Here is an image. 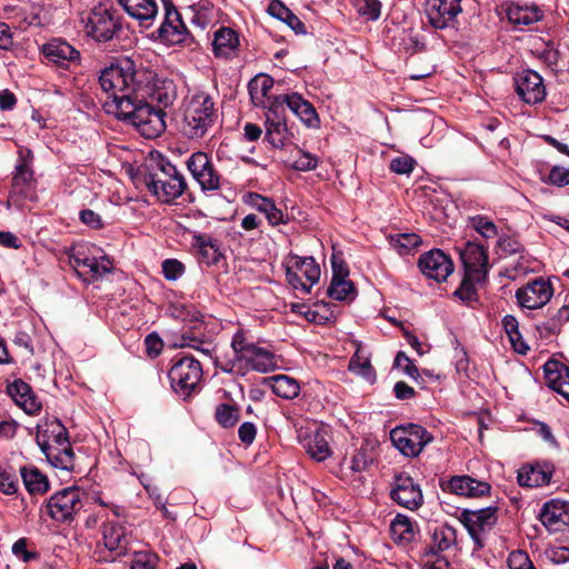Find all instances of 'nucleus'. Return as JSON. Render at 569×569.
<instances>
[{"label": "nucleus", "instance_id": "nucleus-1", "mask_svg": "<svg viewBox=\"0 0 569 569\" xmlns=\"http://www.w3.org/2000/svg\"><path fill=\"white\" fill-rule=\"evenodd\" d=\"M99 82L108 94L103 103L107 113L134 127L147 139H154L164 131L163 108L177 99L171 79L159 77L154 70L138 67L126 58L103 69Z\"/></svg>", "mask_w": 569, "mask_h": 569}, {"label": "nucleus", "instance_id": "nucleus-2", "mask_svg": "<svg viewBox=\"0 0 569 569\" xmlns=\"http://www.w3.org/2000/svg\"><path fill=\"white\" fill-rule=\"evenodd\" d=\"M36 441L53 467L73 469L74 453L68 439V431L58 419H48L37 425Z\"/></svg>", "mask_w": 569, "mask_h": 569}, {"label": "nucleus", "instance_id": "nucleus-3", "mask_svg": "<svg viewBox=\"0 0 569 569\" xmlns=\"http://www.w3.org/2000/svg\"><path fill=\"white\" fill-rule=\"evenodd\" d=\"M218 110L212 97L200 91L192 94L184 104L181 132L190 140L203 138L216 124Z\"/></svg>", "mask_w": 569, "mask_h": 569}, {"label": "nucleus", "instance_id": "nucleus-4", "mask_svg": "<svg viewBox=\"0 0 569 569\" xmlns=\"http://www.w3.org/2000/svg\"><path fill=\"white\" fill-rule=\"evenodd\" d=\"M231 347L234 357L230 370L270 372L278 368L274 355L249 341L241 331L232 337Z\"/></svg>", "mask_w": 569, "mask_h": 569}, {"label": "nucleus", "instance_id": "nucleus-5", "mask_svg": "<svg viewBox=\"0 0 569 569\" xmlns=\"http://www.w3.org/2000/svg\"><path fill=\"white\" fill-rule=\"evenodd\" d=\"M147 190L162 203H171L182 196L187 188L183 174L170 162H161L143 177Z\"/></svg>", "mask_w": 569, "mask_h": 569}, {"label": "nucleus", "instance_id": "nucleus-6", "mask_svg": "<svg viewBox=\"0 0 569 569\" xmlns=\"http://www.w3.org/2000/svg\"><path fill=\"white\" fill-rule=\"evenodd\" d=\"M99 249L89 244H76L68 251L70 266L84 281L101 279L112 270V261Z\"/></svg>", "mask_w": 569, "mask_h": 569}, {"label": "nucleus", "instance_id": "nucleus-7", "mask_svg": "<svg viewBox=\"0 0 569 569\" xmlns=\"http://www.w3.org/2000/svg\"><path fill=\"white\" fill-rule=\"evenodd\" d=\"M287 281L293 290L310 293L311 288L319 281L321 270L313 257H301L289 253L282 262Z\"/></svg>", "mask_w": 569, "mask_h": 569}, {"label": "nucleus", "instance_id": "nucleus-8", "mask_svg": "<svg viewBox=\"0 0 569 569\" xmlns=\"http://www.w3.org/2000/svg\"><path fill=\"white\" fill-rule=\"evenodd\" d=\"M172 390L188 398L199 387L202 378V368L198 360L192 357H181L174 360L168 372Z\"/></svg>", "mask_w": 569, "mask_h": 569}, {"label": "nucleus", "instance_id": "nucleus-9", "mask_svg": "<svg viewBox=\"0 0 569 569\" xmlns=\"http://www.w3.org/2000/svg\"><path fill=\"white\" fill-rule=\"evenodd\" d=\"M393 446L406 457H417L433 437L422 426L410 423L390 431Z\"/></svg>", "mask_w": 569, "mask_h": 569}, {"label": "nucleus", "instance_id": "nucleus-10", "mask_svg": "<svg viewBox=\"0 0 569 569\" xmlns=\"http://www.w3.org/2000/svg\"><path fill=\"white\" fill-rule=\"evenodd\" d=\"M82 493L77 487L64 488L52 495L47 505V513L56 521L66 522L83 507Z\"/></svg>", "mask_w": 569, "mask_h": 569}, {"label": "nucleus", "instance_id": "nucleus-11", "mask_svg": "<svg viewBox=\"0 0 569 569\" xmlns=\"http://www.w3.org/2000/svg\"><path fill=\"white\" fill-rule=\"evenodd\" d=\"M459 519L473 540L476 548L480 549L483 547L485 536L495 527L498 520L497 508L465 509Z\"/></svg>", "mask_w": 569, "mask_h": 569}, {"label": "nucleus", "instance_id": "nucleus-12", "mask_svg": "<svg viewBox=\"0 0 569 569\" xmlns=\"http://www.w3.org/2000/svg\"><path fill=\"white\" fill-rule=\"evenodd\" d=\"M553 291L550 279L538 277L518 288L515 297L521 309L537 310L543 308L551 300Z\"/></svg>", "mask_w": 569, "mask_h": 569}, {"label": "nucleus", "instance_id": "nucleus-13", "mask_svg": "<svg viewBox=\"0 0 569 569\" xmlns=\"http://www.w3.org/2000/svg\"><path fill=\"white\" fill-rule=\"evenodd\" d=\"M83 22L87 34L100 42L111 40L121 29L114 12L103 7L94 8Z\"/></svg>", "mask_w": 569, "mask_h": 569}, {"label": "nucleus", "instance_id": "nucleus-14", "mask_svg": "<svg viewBox=\"0 0 569 569\" xmlns=\"http://www.w3.org/2000/svg\"><path fill=\"white\" fill-rule=\"evenodd\" d=\"M264 129L266 140L277 149L287 146L292 138V132L286 121L284 108L274 99L267 107Z\"/></svg>", "mask_w": 569, "mask_h": 569}, {"label": "nucleus", "instance_id": "nucleus-15", "mask_svg": "<svg viewBox=\"0 0 569 569\" xmlns=\"http://www.w3.org/2000/svg\"><path fill=\"white\" fill-rule=\"evenodd\" d=\"M187 167L203 191H216L220 188V176L206 152L192 153L187 160Z\"/></svg>", "mask_w": 569, "mask_h": 569}, {"label": "nucleus", "instance_id": "nucleus-16", "mask_svg": "<svg viewBox=\"0 0 569 569\" xmlns=\"http://www.w3.org/2000/svg\"><path fill=\"white\" fill-rule=\"evenodd\" d=\"M461 11V0H425V13L435 29L450 27Z\"/></svg>", "mask_w": 569, "mask_h": 569}, {"label": "nucleus", "instance_id": "nucleus-17", "mask_svg": "<svg viewBox=\"0 0 569 569\" xmlns=\"http://www.w3.org/2000/svg\"><path fill=\"white\" fill-rule=\"evenodd\" d=\"M465 267V273L471 279L486 280L488 273V257L479 243L468 241L459 249Z\"/></svg>", "mask_w": 569, "mask_h": 569}, {"label": "nucleus", "instance_id": "nucleus-18", "mask_svg": "<svg viewBox=\"0 0 569 569\" xmlns=\"http://www.w3.org/2000/svg\"><path fill=\"white\" fill-rule=\"evenodd\" d=\"M516 92L519 98L528 103L536 104L546 97V88L541 76L533 70H522L515 77Z\"/></svg>", "mask_w": 569, "mask_h": 569}, {"label": "nucleus", "instance_id": "nucleus-19", "mask_svg": "<svg viewBox=\"0 0 569 569\" xmlns=\"http://www.w3.org/2000/svg\"><path fill=\"white\" fill-rule=\"evenodd\" d=\"M164 19L157 29L158 39L168 44H177L183 41L187 28L180 13L170 0H162Z\"/></svg>", "mask_w": 569, "mask_h": 569}, {"label": "nucleus", "instance_id": "nucleus-20", "mask_svg": "<svg viewBox=\"0 0 569 569\" xmlns=\"http://www.w3.org/2000/svg\"><path fill=\"white\" fill-rule=\"evenodd\" d=\"M391 498L400 506L416 510L423 502L420 486L408 475L400 473L395 478Z\"/></svg>", "mask_w": 569, "mask_h": 569}, {"label": "nucleus", "instance_id": "nucleus-21", "mask_svg": "<svg viewBox=\"0 0 569 569\" xmlns=\"http://www.w3.org/2000/svg\"><path fill=\"white\" fill-rule=\"evenodd\" d=\"M421 272L429 279L442 282L453 271V262L450 257L439 249L423 253L419 259Z\"/></svg>", "mask_w": 569, "mask_h": 569}, {"label": "nucleus", "instance_id": "nucleus-22", "mask_svg": "<svg viewBox=\"0 0 569 569\" xmlns=\"http://www.w3.org/2000/svg\"><path fill=\"white\" fill-rule=\"evenodd\" d=\"M33 154L30 149L20 148L18 151V160L12 177L11 193L27 197L33 183L32 169Z\"/></svg>", "mask_w": 569, "mask_h": 569}, {"label": "nucleus", "instance_id": "nucleus-23", "mask_svg": "<svg viewBox=\"0 0 569 569\" xmlns=\"http://www.w3.org/2000/svg\"><path fill=\"white\" fill-rule=\"evenodd\" d=\"M282 108L288 109L298 117L308 128H318L320 119L315 107L306 100L301 94L291 92L277 96L273 98Z\"/></svg>", "mask_w": 569, "mask_h": 569}, {"label": "nucleus", "instance_id": "nucleus-24", "mask_svg": "<svg viewBox=\"0 0 569 569\" xmlns=\"http://www.w3.org/2000/svg\"><path fill=\"white\" fill-rule=\"evenodd\" d=\"M540 521L549 531H563L569 528V501L552 499L540 510Z\"/></svg>", "mask_w": 569, "mask_h": 569}, {"label": "nucleus", "instance_id": "nucleus-25", "mask_svg": "<svg viewBox=\"0 0 569 569\" xmlns=\"http://www.w3.org/2000/svg\"><path fill=\"white\" fill-rule=\"evenodd\" d=\"M42 52L50 63L62 69H70L80 62L79 51L63 40H52L46 43Z\"/></svg>", "mask_w": 569, "mask_h": 569}, {"label": "nucleus", "instance_id": "nucleus-26", "mask_svg": "<svg viewBox=\"0 0 569 569\" xmlns=\"http://www.w3.org/2000/svg\"><path fill=\"white\" fill-rule=\"evenodd\" d=\"M118 2L139 27L149 29L154 24L159 13L157 0H118Z\"/></svg>", "mask_w": 569, "mask_h": 569}, {"label": "nucleus", "instance_id": "nucleus-27", "mask_svg": "<svg viewBox=\"0 0 569 569\" xmlns=\"http://www.w3.org/2000/svg\"><path fill=\"white\" fill-rule=\"evenodd\" d=\"M442 489L468 498H478L490 492V485L486 481L477 480L470 476H453L447 482L442 483Z\"/></svg>", "mask_w": 569, "mask_h": 569}, {"label": "nucleus", "instance_id": "nucleus-28", "mask_svg": "<svg viewBox=\"0 0 569 569\" xmlns=\"http://www.w3.org/2000/svg\"><path fill=\"white\" fill-rule=\"evenodd\" d=\"M552 471V466L547 462L526 465L519 469L517 480L521 487H541L550 482Z\"/></svg>", "mask_w": 569, "mask_h": 569}, {"label": "nucleus", "instance_id": "nucleus-29", "mask_svg": "<svg viewBox=\"0 0 569 569\" xmlns=\"http://www.w3.org/2000/svg\"><path fill=\"white\" fill-rule=\"evenodd\" d=\"M7 392L28 415H36L40 411L41 403L32 392L31 387L21 379H17L8 385Z\"/></svg>", "mask_w": 569, "mask_h": 569}, {"label": "nucleus", "instance_id": "nucleus-30", "mask_svg": "<svg viewBox=\"0 0 569 569\" xmlns=\"http://www.w3.org/2000/svg\"><path fill=\"white\" fill-rule=\"evenodd\" d=\"M547 385L569 402V369L557 360L543 366Z\"/></svg>", "mask_w": 569, "mask_h": 569}, {"label": "nucleus", "instance_id": "nucleus-31", "mask_svg": "<svg viewBox=\"0 0 569 569\" xmlns=\"http://www.w3.org/2000/svg\"><path fill=\"white\" fill-rule=\"evenodd\" d=\"M301 445L308 455L318 462L327 460L332 455L328 441V433L325 429L307 432L301 438Z\"/></svg>", "mask_w": 569, "mask_h": 569}, {"label": "nucleus", "instance_id": "nucleus-32", "mask_svg": "<svg viewBox=\"0 0 569 569\" xmlns=\"http://www.w3.org/2000/svg\"><path fill=\"white\" fill-rule=\"evenodd\" d=\"M191 246L197 250L200 261L207 266L218 263L222 256L219 241L209 234L193 231Z\"/></svg>", "mask_w": 569, "mask_h": 569}, {"label": "nucleus", "instance_id": "nucleus-33", "mask_svg": "<svg viewBox=\"0 0 569 569\" xmlns=\"http://www.w3.org/2000/svg\"><path fill=\"white\" fill-rule=\"evenodd\" d=\"M244 203L263 213L271 226H278L287 222L282 210L277 208L273 200L256 192H249L244 197Z\"/></svg>", "mask_w": 569, "mask_h": 569}, {"label": "nucleus", "instance_id": "nucleus-34", "mask_svg": "<svg viewBox=\"0 0 569 569\" xmlns=\"http://www.w3.org/2000/svg\"><path fill=\"white\" fill-rule=\"evenodd\" d=\"M508 20L515 26H530L542 18L541 10L535 4L511 3L507 10Z\"/></svg>", "mask_w": 569, "mask_h": 569}, {"label": "nucleus", "instance_id": "nucleus-35", "mask_svg": "<svg viewBox=\"0 0 569 569\" xmlns=\"http://www.w3.org/2000/svg\"><path fill=\"white\" fill-rule=\"evenodd\" d=\"M349 370L369 382L376 380V371L371 366L370 356L361 343L357 342V349L349 361Z\"/></svg>", "mask_w": 569, "mask_h": 569}, {"label": "nucleus", "instance_id": "nucleus-36", "mask_svg": "<svg viewBox=\"0 0 569 569\" xmlns=\"http://www.w3.org/2000/svg\"><path fill=\"white\" fill-rule=\"evenodd\" d=\"M273 87V79L268 74H258L248 84L249 94L256 107H266L268 94Z\"/></svg>", "mask_w": 569, "mask_h": 569}, {"label": "nucleus", "instance_id": "nucleus-37", "mask_svg": "<svg viewBox=\"0 0 569 569\" xmlns=\"http://www.w3.org/2000/svg\"><path fill=\"white\" fill-rule=\"evenodd\" d=\"M238 36L230 28H220L213 38V51L216 56L228 57L238 46Z\"/></svg>", "mask_w": 569, "mask_h": 569}, {"label": "nucleus", "instance_id": "nucleus-38", "mask_svg": "<svg viewBox=\"0 0 569 569\" xmlns=\"http://www.w3.org/2000/svg\"><path fill=\"white\" fill-rule=\"evenodd\" d=\"M20 475L26 489L31 493H44L49 488L47 477L36 467H22Z\"/></svg>", "mask_w": 569, "mask_h": 569}, {"label": "nucleus", "instance_id": "nucleus-39", "mask_svg": "<svg viewBox=\"0 0 569 569\" xmlns=\"http://www.w3.org/2000/svg\"><path fill=\"white\" fill-rule=\"evenodd\" d=\"M103 541L104 546L111 550H119L120 552L126 549L127 537L124 528L114 522L106 523L103 527Z\"/></svg>", "mask_w": 569, "mask_h": 569}, {"label": "nucleus", "instance_id": "nucleus-40", "mask_svg": "<svg viewBox=\"0 0 569 569\" xmlns=\"http://www.w3.org/2000/svg\"><path fill=\"white\" fill-rule=\"evenodd\" d=\"M270 381L272 391L283 399H293L300 392L299 382L289 376H273L270 378Z\"/></svg>", "mask_w": 569, "mask_h": 569}, {"label": "nucleus", "instance_id": "nucleus-41", "mask_svg": "<svg viewBox=\"0 0 569 569\" xmlns=\"http://www.w3.org/2000/svg\"><path fill=\"white\" fill-rule=\"evenodd\" d=\"M390 531L395 541L399 543L410 542L415 531L410 519L403 515H397L390 525Z\"/></svg>", "mask_w": 569, "mask_h": 569}, {"label": "nucleus", "instance_id": "nucleus-42", "mask_svg": "<svg viewBox=\"0 0 569 569\" xmlns=\"http://www.w3.org/2000/svg\"><path fill=\"white\" fill-rule=\"evenodd\" d=\"M390 246L401 256L410 252L420 244V237L416 233H396L388 237Z\"/></svg>", "mask_w": 569, "mask_h": 569}, {"label": "nucleus", "instance_id": "nucleus-43", "mask_svg": "<svg viewBox=\"0 0 569 569\" xmlns=\"http://www.w3.org/2000/svg\"><path fill=\"white\" fill-rule=\"evenodd\" d=\"M456 529L449 525H440L435 528L432 533V543L439 551L449 549L456 543Z\"/></svg>", "mask_w": 569, "mask_h": 569}, {"label": "nucleus", "instance_id": "nucleus-44", "mask_svg": "<svg viewBox=\"0 0 569 569\" xmlns=\"http://www.w3.org/2000/svg\"><path fill=\"white\" fill-rule=\"evenodd\" d=\"M569 321V302L558 309L556 315L538 327L541 333L557 335L562 326Z\"/></svg>", "mask_w": 569, "mask_h": 569}, {"label": "nucleus", "instance_id": "nucleus-45", "mask_svg": "<svg viewBox=\"0 0 569 569\" xmlns=\"http://www.w3.org/2000/svg\"><path fill=\"white\" fill-rule=\"evenodd\" d=\"M327 292L330 298L342 301L353 299L356 289L352 281L346 278L331 280Z\"/></svg>", "mask_w": 569, "mask_h": 569}, {"label": "nucleus", "instance_id": "nucleus-46", "mask_svg": "<svg viewBox=\"0 0 569 569\" xmlns=\"http://www.w3.org/2000/svg\"><path fill=\"white\" fill-rule=\"evenodd\" d=\"M357 13L366 21H376L381 13V3L378 0H351Z\"/></svg>", "mask_w": 569, "mask_h": 569}, {"label": "nucleus", "instance_id": "nucleus-47", "mask_svg": "<svg viewBox=\"0 0 569 569\" xmlns=\"http://www.w3.org/2000/svg\"><path fill=\"white\" fill-rule=\"evenodd\" d=\"M469 224L486 239H492L498 234L497 226L487 216L477 214L475 217H470Z\"/></svg>", "mask_w": 569, "mask_h": 569}, {"label": "nucleus", "instance_id": "nucleus-48", "mask_svg": "<svg viewBox=\"0 0 569 569\" xmlns=\"http://www.w3.org/2000/svg\"><path fill=\"white\" fill-rule=\"evenodd\" d=\"M214 417L221 427L231 428L239 421V410L234 406L220 403L216 408Z\"/></svg>", "mask_w": 569, "mask_h": 569}, {"label": "nucleus", "instance_id": "nucleus-49", "mask_svg": "<svg viewBox=\"0 0 569 569\" xmlns=\"http://www.w3.org/2000/svg\"><path fill=\"white\" fill-rule=\"evenodd\" d=\"M159 557L151 551L134 552L131 569H154L158 565Z\"/></svg>", "mask_w": 569, "mask_h": 569}, {"label": "nucleus", "instance_id": "nucleus-50", "mask_svg": "<svg viewBox=\"0 0 569 569\" xmlns=\"http://www.w3.org/2000/svg\"><path fill=\"white\" fill-rule=\"evenodd\" d=\"M162 274L168 281H176L180 279L184 271V264L177 259H166L162 264Z\"/></svg>", "mask_w": 569, "mask_h": 569}, {"label": "nucleus", "instance_id": "nucleus-51", "mask_svg": "<svg viewBox=\"0 0 569 569\" xmlns=\"http://www.w3.org/2000/svg\"><path fill=\"white\" fill-rule=\"evenodd\" d=\"M393 367L402 370L408 377L413 380H418L420 377L418 368L412 362V360L403 352L399 351L395 358Z\"/></svg>", "mask_w": 569, "mask_h": 569}, {"label": "nucleus", "instance_id": "nucleus-52", "mask_svg": "<svg viewBox=\"0 0 569 569\" xmlns=\"http://www.w3.org/2000/svg\"><path fill=\"white\" fill-rule=\"evenodd\" d=\"M18 486L19 481L16 473L6 468H0V491L4 495H14Z\"/></svg>", "mask_w": 569, "mask_h": 569}, {"label": "nucleus", "instance_id": "nucleus-53", "mask_svg": "<svg viewBox=\"0 0 569 569\" xmlns=\"http://www.w3.org/2000/svg\"><path fill=\"white\" fill-rule=\"evenodd\" d=\"M509 569H535L528 553L522 550H513L508 557Z\"/></svg>", "mask_w": 569, "mask_h": 569}, {"label": "nucleus", "instance_id": "nucleus-54", "mask_svg": "<svg viewBox=\"0 0 569 569\" xmlns=\"http://www.w3.org/2000/svg\"><path fill=\"white\" fill-rule=\"evenodd\" d=\"M416 163L417 162L413 158L406 154L392 159L389 168L397 174H409L413 170Z\"/></svg>", "mask_w": 569, "mask_h": 569}, {"label": "nucleus", "instance_id": "nucleus-55", "mask_svg": "<svg viewBox=\"0 0 569 569\" xmlns=\"http://www.w3.org/2000/svg\"><path fill=\"white\" fill-rule=\"evenodd\" d=\"M482 281L483 280L471 279L465 273V278L460 287L455 291V295L463 301H471L476 296L475 284Z\"/></svg>", "mask_w": 569, "mask_h": 569}, {"label": "nucleus", "instance_id": "nucleus-56", "mask_svg": "<svg viewBox=\"0 0 569 569\" xmlns=\"http://www.w3.org/2000/svg\"><path fill=\"white\" fill-rule=\"evenodd\" d=\"M423 569H451L449 561L433 550L428 552L422 561Z\"/></svg>", "mask_w": 569, "mask_h": 569}, {"label": "nucleus", "instance_id": "nucleus-57", "mask_svg": "<svg viewBox=\"0 0 569 569\" xmlns=\"http://www.w3.org/2000/svg\"><path fill=\"white\" fill-rule=\"evenodd\" d=\"M299 156L293 162V168L299 171H310L317 168L318 158L313 154L299 150Z\"/></svg>", "mask_w": 569, "mask_h": 569}, {"label": "nucleus", "instance_id": "nucleus-58", "mask_svg": "<svg viewBox=\"0 0 569 569\" xmlns=\"http://www.w3.org/2000/svg\"><path fill=\"white\" fill-rule=\"evenodd\" d=\"M12 553L23 562H29L37 558V553L27 549V539L20 538L12 546Z\"/></svg>", "mask_w": 569, "mask_h": 569}, {"label": "nucleus", "instance_id": "nucleus-59", "mask_svg": "<svg viewBox=\"0 0 569 569\" xmlns=\"http://www.w3.org/2000/svg\"><path fill=\"white\" fill-rule=\"evenodd\" d=\"M549 182L557 187H565L569 184V169L565 167L555 166L549 173Z\"/></svg>", "mask_w": 569, "mask_h": 569}, {"label": "nucleus", "instance_id": "nucleus-60", "mask_svg": "<svg viewBox=\"0 0 569 569\" xmlns=\"http://www.w3.org/2000/svg\"><path fill=\"white\" fill-rule=\"evenodd\" d=\"M369 461L371 459L363 449L356 450L350 460V469L353 472H361L367 468Z\"/></svg>", "mask_w": 569, "mask_h": 569}, {"label": "nucleus", "instance_id": "nucleus-61", "mask_svg": "<svg viewBox=\"0 0 569 569\" xmlns=\"http://www.w3.org/2000/svg\"><path fill=\"white\" fill-rule=\"evenodd\" d=\"M268 12L273 18L286 20L291 18V10L287 8L280 0H272L268 7Z\"/></svg>", "mask_w": 569, "mask_h": 569}, {"label": "nucleus", "instance_id": "nucleus-62", "mask_svg": "<svg viewBox=\"0 0 569 569\" xmlns=\"http://www.w3.org/2000/svg\"><path fill=\"white\" fill-rule=\"evenodd\" d=\"M80 220L82 223L93 228V229H100L103 227L101 217L96 213L93 210L84 209L80 211Z\"/></svg>", "mask_w": 569, "mask_h": 569}, {"label": "nucleus", "instance_id": "nucleus-63", "mask_svg": "<svg viewBox=\"0 0 569 569\" xmlns=\"http://www.w3.org/2000/svg\"><path fill=\"white\" fill-rule=\"evenodd\" d=\"M257 435V428L252 422H243L238 429L239 439L246 443L251 445Z\"/></svg>", "mask_w": 569, "mask_h": 569}, {"label": "nucleus", "instance_id": "nucleus-64", "mask_svg": "<svg viewBox=\"0 0 569 569\" xmlns=\"http://www.w3.org/2000/svg\"><path fill=\"white\" fill-rule=\"evenodd\" d=\"M498 247L505 254H512L520 251L521 244L511 237H503L498 240Z\"/></svg>", "mask_w": 569, "mask_h": 569}]
</instances>
